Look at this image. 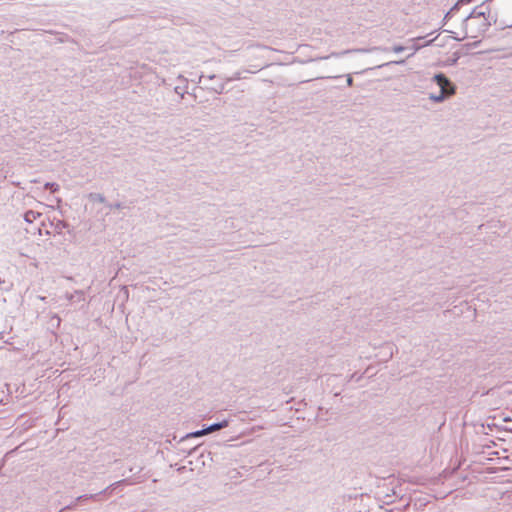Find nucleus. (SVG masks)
<instances>
[{"label":"nucleus","instance_id":"obj_1","mask_svg":"<svg viewBox=\"0 0 512 512\" xmlns=\"http://www.w3.org/2000/svg\"><path fill=\"white\" fill-rule=\"evenodd\" d=\"M434 79L441 89V95L435 98L437 101L443 100L446 96H450L455 93L454 86L443 74L435 75Z\"/></svg>","mask_w":512,"mask_h":512},{"label":"nucleus","instance_id":"obj_2","mask_svg":"<svg viewBox=\"0 0 512 512\" xmlns=\"http://www.w3.org/2000/svg\"><path fill=\"white\" fill-rule=\"evenodd\" d=\"M227 426H228V421L224 420L223 422L213 424V425L209 426L206 429L197 431V432L193 433L192 435L194 437H201V436H204L206 434L212 433L214 431L220 430V429H222L224 427H227Z\"/></svg>","mask_w":512,"mask_h":512},{"label":"nucleus","instance_id":"obj_3","mask_svg":"<svg viewBox=\"0 0 512 512\" xmlns=\"http://www.w3.org/2000/svg\"><path fill=\"white\" fill-rule=\"evenodd\" d=\"M403 50H404V48H403V47H395V48H394V51H395V52H401V51H403Z\"/></svg>","mask_w":512,"mask_h":512}]
</instances>
